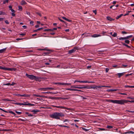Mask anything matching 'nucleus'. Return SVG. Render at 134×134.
Listing matches in <instances>:
<instances>
[{
    "instance_id": "nucleus-25",
    "label": "nucleus",
    "mask_w": 134,
    "mask_h": 134,
    "mask_svg": "<svg viewBox=\"0 0 134 134\" xmlns=\"http://www.w3.org/2000/svg\"><path fill=\"white\" fill-rule=\"evenodd\" d=\"M60 108L62 109H66L68 110H70V109L69 108L65 107L64 106H60Z\"/></svg>"
},
{
    "instance_id": "nucleus-38",
    "label": "nucleus",
    "mask_w": 134,
    "mask_h": 134,
    "mask_svg": "<svg viewBox=\"0 0 134 134\" xmlns=\"http://www.w3.org/2000/svg\"><path fill=\"white\" fill-rule=\"evenodd\" d=\"M5 14V13L3 12L2 11H0V15H4Z\"/></svg>"
},
{
    "instance_id": "nucleus-60",
    "label": "nucleus",
    "mask_w": 134,
    "mask_h": 134,
    "mask_svg": "<svg viewBox=\"0 0 134 134\" xmlns=\"http://www.w3.org/2000/svg\"><path fill=\"white\" fill-rule=\"evenodd\" d=\"M121 33L122 34H127V32H126L125 31H122L121 32Z\"/></svg>"
},
{
    "instance_id": "nucleus-1",
    "label": "nucleus",
    "mask_w": 134,
    "mask_h": 134,
    "mask_svg": "<svg viewBox=\"0 0 134 134\" xmlns=\"http://www.w3.org/2000/svg\"><path fill=\"white\" fill-rule=\"evenodd\" d=\"M64 116V114L62 113L55 112L50 116V117L53 119H59L60 117H63Z\"/></svg>"
},
{
    "instance_id": "nucleus-26",
    "label": "nucleus",
    "mask_w": 134,
    "mask_h": 134,
    "mask_svg": "<svg viewBox=\"0 0 134 134\" xmlns=\"http://www.w3.org/2000/svg\"><path fill=\"white\" fill-rule=\"evenodd\" d=\"M122 44V45L124 46H126L128 48H131L129 46L127 45L125 43H124L123 42L121 43Z\"/></svg>"
},
{
    "instance_id": "nucleus-35",
    "label": "nucleus",
    "mask_w": 134,
    "mask_h": 134,
    "mask_svg": "<svg viewBox=\"0 0 134 134\" xmlns=\"http://www.w3.org/2000/svg\"><path fill=\"white\" fill-rule=\"evenodd\" d=\"M50 52H44L43 53V54H44L43 55L44 56L46 55H48V54Z\"/></svg>"
},
{
    "instance_id": "nucleus-64",
    "label": "nucleus",
    "mask_w": 134,
    "mask_h": 134,
    "mask_svg": "<svg viewBox=\"0 0 134 134\" xmlns=\"http://www.w3.org/2000/svg\"><path fill=\"white\" fill-rule=\"evenodd\" d=\"M11 14L12 16H15V14L14 13H12Z\"/></svg>"
},
{
    "instance_id": "nucleus-15",
    "label": "nucleus",
    "mask_w": 134,
    "mask_h": 134,
    "mask_svg": "<svg viewBox=\"0 0 134 134\" xmlns=\"http://www.w3.org/2000/svg\"><path fill=\"white\" fill-rule=\"evenodd\" d=\"M101 35H100L97 34H94L93 35H92L91 37H98L100 36Z\"/></svg>"
},
{
    "instance_id": "nucleus-55",
    "label": "nucleus",
    "mask_w": 134,
    "mask_h": 134,
    "mask_svg": "<svg viewBox=\"0 0 134 134\" xmlns=\"http://www.w3.org/2000/svg\"><path fill=\"white\" fill-rule=\"evenodd\" d=\"M18 120L19 121V120H21V121H25V120L24 119H21L20 118V119H18Z\"/></svg>"
},
{
    "instance_id": "nucleus-31",
    "label": "nucleus",
    "mask_w": 134,
    "mask_h": 134,
    "mask_svg": "<svg viewBox=\"0 0 134 134\" xmlns=\"http://www.w3.org/2000/svg\"><path fill=\"white\" fill-rule=\"evenodd\" d=\"M9 1V0H5L3 1V3L5 4L6 3H8Z\"/></svg>"
},
{
    "instance_id": "nucleus-33",
    "label": "nucleus",
    "mask_w": 134,
    "mask_h": 134,
    "mask_svg": "<svg viewBox=\"0 0 134 134\" xmlns=\"http://www.w3.org/2000/svg\"><path fill=\"white\" fill-rule=\"evenodd\" d=\"M32 96H36V97H40L41 96H40L39 95H37V94H33Z\"/></svg>"
},
{
    "instance_id": "nucleus-28",
    "label": "nucleus",
    "mask_w": 134,
    "mask_h": 134,
    "mask_svg": "<svg viewBox=\"0 0 134 134\" xmlns=\"http://www.w3.org/2000/svg\"><path fill=\"white\" fill-rule=\"evenodd\" d=\"M123 14H120V15L119 16H118L116 17V19H118L120 17H121L123 15Z\"/></svg>"
},
{
    "instance_id": "nucleus-11",
    "label": "nucleus",
    "mask_w": 134,
    "mask_h": 134,
    "mask_svg": "<svg viewBox=\"0 0 134 134\" xmlns=\"http://www.w3.org/2000/svg\"><path fill=\"white\" fill-rule=\"evenodd\" d=\"M14 104L17 105H18L20 106L21 105H25V103L24 102V103H15Z\"/></svg>"
},
{
    "instance_id": "nucleus-5",
    "label": "nucleus",
    "mask_w": 134,
    "mask_h": 134,
    "mask_svg": "<svg viewBox=\"0 0 134 134\" xmlns=\"http://www.w3.org/2000/svg\"><path fill=\"white\" fill-rule=\"evenodd\" d=\"M133 36L132 35H130L129 36H128L127 37H121L119 38L118 39L119 40H126L129 39V38H131Z\"/></svg>"
},
{
    "instance_id": "nucleus-50",
    "label": "nucleus",
    "mask_w": 134,
    "mask_h": 134,
    "mask_svg": "<svg viewBox=\"0 0 134 134\" xmlns=\"http://www.w3.org/2000/svg\"><path fill=\"white\" fill-rule=\"evenodd\" d=\"M64 83L58 82V85H63Z\"/></svg>"
},
{
    "instance_id": "nucleus-10",
    "label": "nucleus",
    "mask_w": 134,
    "mask_h": 134,
    "mask_svg": "<svg viewBox=\"0 0 134 134\" xmlns=\"http://www.w3.org/2000/svg\"><path fill=\"white\" fill-rule=\"evenodd\" d=\"M36 81H41V78L40 77L36 76V77H35L34 79Z\"/></svg>"
},
{
    "instance_id": "nucleus-45",
    "label": "nucleus",
    "mask_w": 134,
    "mask_h": 134,
    "mask_svg": "<svg viewBox=\"0 0 134 134\" xmlns=\"http://www.w3.org/2000/svg\"><path fill=\"white\" fill-rule=\"evenodd\" d=\"M15 112L17 113L18 114H22V113L21 112H18V111H15Z\"/></svg>"
},
{
    "instance_id": "nucleus-49",
    "label": "nucleus",
    "mask_w": 134,
    "mask_h": 134,
    "mask_svg": "<svg viewBox=\"0 0 134 134\" xmlns=\"http://www.w3.org/2000/svg\"><path fill=\"white\" fill-rule=\"evenodd\" d=\"M26 13L27 15H30V13L28 11H26Z\"/></svg>"
},
{
    "instance_id": "nucleus-42",
    "label": "nucleus",
    "mask_w": 134,
    "mask_h": 134,
    "mask_svg": "<svg viewBox=\"0 0 134 134\" xmlns=\"http://www.w3.org/2000/svg\"><path fill=\"white\" fill-rule=\"evenodd\" d=\"M107 127L108 129H111L113 128V127L110 126H108Z\"/></svg>"
},
{
    "instance_id": "nucleus-16",
    "label": "nucleus",
    "mask_w": 134,
    "mask_h": 134,
    "mask_svg": "<svg viewBox=\"0 0 134 134\" xmlns=\"http://www.w3.org/2000/svg\"><path fill=\"white\" fill-rule=\"evenodd\" d=\"M54 93L53 92H42V93H43V94H46V93H50V94H56V93Z\"/></svg>"
},
{
    "instance_id": "nucleus-41",
    "label": "nucleus",
    "mask_w": 134,
    "mask_h": 134,
    "mask_svg": "<svg viewBox=\"0 0 134 134\" xmlns=\"http://www.w3.org/2000/svg\"><path fill=\"white\" fill-rule=\"evenodd\" d=\"M59 98V99H68L69 98H62V97H59V98Z\"/></svg>"
},
{
    "instance_id": "nucleus-30",
    "label": "nucleus",
    "mask_w": 134,
    "mask_h": 134,
    "mask_svg": "<svg viewBox=\"0 0 134 134\" xmlns=\"http://www.w3.org/2000/svg\"><path fill=\"white\" fill-rule=\"evenodd\" d=\"M117 33H115V32H114V34H113L112 36L113 37H116L117 36Z\"/></svg>"
},
{
    "instance_id": "nucleus-22",
    "label": "nucleus",
    "mask_w": 134,
    "mask_h": 134,
    "mask_svg": "<svg viewBox=\"0 0 134 134\" xmlns=\"http://www.w3.org/2000/svg\"><path fill=\"white\" fill-rule=\"evenodd\" d=\"M92 35L90 33H87L85 35V37H91Z\"/></svg>"
},
{
    "instance_id": "nucleus-6",
    "label": "nucleus",
    "mask_w": 134,
    "mask_h": 134,
    "mask_svg": "<svg viewBox=\"0 0 134 134\" xmlns=\"http://www.w3.org/2000/svg\"><path fill=\"white\" fill-rule=\"evenodd\" d=\"M4 70H8L9 71H15L16 70V69L15 68H7L5 67H4Z\"/></svg>"
},
{
    "instance_id": "nucleus-32",
    "label": "nucleus",
    "mask_w": 134,
    "mask_h": 134,
    "mask_svg": "<svg viewBox=\"0 0 134 134\" xmlns=\"http://www.w3.org/2000/svg\"><path fill=\"white\" fill-rule=\"evenodd\" d=\"M71 84V83H64L63 85H69Z\"/></svg>"
},
{
    "instance_id": "nucleus-2",
    "label": "nucleus",
    "mask_w": 134,
    "mask_h": 134,
    "mask_svg": "<svg viewBox=\"0 0 134 134\" xmlns=\"http://www.w3.org/2000/svg\"><path fill=\"white\" fill-rule=\"evenodd\" d=\"M115 103L119 104H124L125 103H127V100H115Z\"/></svg>"
},
{
    "instance_id": "nucleus-56",
    "label": "nucleus",
    "mask_w": 134,
    "mask_h": 134,
    "mask_svg": "<svg viewBox=\"0 0 134 134\" xmlns=\"http://www.w3.org/2000/svg\"><path fill=\"white\" fill-rule=\"evenodd\" d=\"M109 70V69L108 68H106L105 69V71L106 72H108Z\"/></svg>"
},
{
    "instance_id": "nucleus-8",
    "label": "nucleus",
    "mask_w": 134,
    "mask_h": 134,
    "mask_svg": "<svg viewBox=\"0 0 134 134\" xmlns=\"http://www.w3.org/2000/svg\"><path fill=\"white\" fill-rule=\"evenodd\" d=\"M17 96L20 97H29L30 95L29 94H18L16 95Z\"/></svg>"
},
{
    "instance_id": "nucleus-13",
    "label": "nucleus",
    "mask_w": 134,
    "mask_h": 134,
    "mask_svg": "<svg viewBox=\"0 0 134 134\" xmlns=\"http://www.w3.org/2000/svg\"><path fill=\"white\" fill-rule=\"evenodd\" d=\"M40 111L39 110H33L31 111V112H33L34 114H35L37 113V112H39Z\"/></svg>"
},
{
    "instance_id": "nucleus-19",
    "label": "nucleus",
    "mask_w": 134,
    "mask_h": 134,
    "mask_svg": "<svg viewBox=\"0 0 134 134\" xmlns=\"http://www.w3.org/2000/svg\"><path fill=\"white\" fill-rule=\"evenodd\" d=\"M62 18L66 20V21H68V22H71L72 21L71 20H70L69 19H68L66 18L65 17H64V16H63V17H62Z\"/></svg>"
},
{
    "instance_id": "nucleus-48",
    "label": "nucleus",
    "mask_w": 134,
    "mask_h": 134,
    "mask_svg": "<svg viewBox=\"0 0 134 134\" xmlns=\"http://www.w3.org/2000/svg\"><path fill=\"white\" fill-rule=\"evenodd\" d=\"M58 19L61 22H63L64 23H65V22L63 20L60 19L59 18H58Z\"/></svg>"
},
{
    "instance_id": "nucleus-3",
    "label": "nucleus",
    "mask_w": 134,
    "mask_h": 134,
    "mask_svg": "<svg viewBox=\"0 0 134 134\" xmlns=\"http://www.w3.org/2000/svg\"><path fill=\"white\" fill-rule=\"evenodd\" d=\"M79 49L80 48L79 47H75L73 49L69 50L68 52V53L70 54L72 53L75 52L76 50H79Z\"/></svg>"
},
{
    "instance_id": "nucleus-18",
    "label": "nucleus",
    "mask_w": 134,
    "mask_h": 134,
    "mask_svg": "<svg viewBox=\"0 0 134 134\" xmlns=\"http://www.w3.org/2000/svg\"><path fill=\"white\" fill-rule=\"evenodd\" d=\"M107 18L108 20L110 21H112L114 20V19L111 18L109 16H107Z\"/></svg>"
},
{
    "instance_id": "nucleus-17",
    "label": "nucleus",
    "mask_w": 134,
    "mask_h": 134,
    "mask_svg": "<svg viewBox=\"0 0 134 134\" xmlns=\"http://www.w3.org/2000/svg\"><path fill=\"white\" fill-rule=\"evenodd\" d=\"M6 49L7 48H5L0 50V53H2L6 51Z\"/></svg>"
},
{
    "instance_id": "nucleus-4",
    "label": "nucleus",
    "mask_w": 134,
    "mask_h": 134,
    "mask_svg": "<svg viewBox=\"0 0 134 134\" xmlns=\"http://www.w3.org/2000/svg\"><path fill=\"white\" fill-rule=\"evenodd\" d=\"M26 76L29 78L31 80H34L35 79V77H36V76L32 75H29L27 74H26Z\"/></svg>"
},
{
    "instance_id": "nucleus-27",
    "label": "nucleus",
    "mask_w": 134,
    "mask_h": 134,
    "mask_svg": "<svg viewBox=\"0 0 134 134\" xmlns=\"http://www.w3.org/2000/svg\"><path fill=\"white\" fill-rule=\"evenodd\" d=\"M107 101L110 102L114 103H115L114 102H115V100L108 99L107 100Z\"/></svg>"
},
{
    "instance_id": "nucleus-40",
    "label": "nucleus",
    "mask_w": 134,
    "mask_h": 134,
    "mask_svg": "<svg viewBox=\"0 0 134 134\" xmlns=\"http://www.w3.org/2000/svg\"><path fill=\"white\" fill-rule=\"evenodd\" d=\"M134 133V132H133L132 131H127V132H125L124 133L126 134V133Z\"/></svg>"
},
{
    "instance_id": "nucleus-29",
    "label": "nucleus",
    "mask_w": 134,
    "mask_h": 134,
    "mask_svg": "<svg viewBox=\"0 0 134 134\" xmlns=\"http://www.w3.org/2000/svg\"><path fill=\"white\" fill-rule=\"evenodd\" d=\"M75 89H72V88H66V90H70V91H75Z\"/></svg>"
},
{
    "instance_id": "nucleus-37",
    "label": "nucleus",
    "mask_w": 134,
    "mask_h": 134,
    "mask_svg": "<svg viewBox=\"0 0 134 134\" xmlns=\"http://www.w3.org/2000/svg\"><path fill=\"white\" fill-rule=\"evenodd\" d=\"M3 100L4 101H12V100H10L8 99H3Z\"/></svg>"
},
{
    "instance_id": "nucleus-63",
    "label": "nucleus",
    "mask_w": 134,
    "mask_h": 134,
    "mask_svg": "<svg viewBox=\"0 0 134 134\" xmlns=\"http://www.w3.org/2000/svg\"><path fill=\"white\" fill-rule=\"evenodd\" d=\"M99 129L101 130H102V131H104V130H105V129H103V128H100Z\"/></svg>"
},
{
    "instance_id": "nucleus-12",
    "label": "nucleus",
    "mask_w": 134,
    "mask_h": 134,
    "mask_svg": "<svg viewBox=\"0 0 134 134\" xmlns=\"http://www.w3.org/2000/svg\"><path fill=\"white\" fill-rule=\"evenodd\" d=\"M125 73V72H122L121 73H118L117 74V75L118 76V77L120 78L121 76H122Z\"/></svg>"
},
{
    "instance_id": "nucleus-7",
    "label": "nucleus",
    "mask_w": 134,
    "mask_h": 134,
    "mask_svg": "<svg viewBox=\"0 0 134 134\" xmlns=\"http://www.w3.org/2000/svg\"><path fill=\"white\" fill-rule=\"evenodd\" d=\"M79 89H81L82 88H86V89H90V88H96V87H93L92 86H90V87H88L87 86H84L82 87H79Z\"/></svg>"
},
{
    "instance_id": "nucleus-52",
    "label": "nucleus",
    "mask_w": 134,
    "mask_h": 134,
    "mask_svg": "<svg viewBox=\"0 0 134 134\" xmlns=\"http://www.w3.org/2000/svg\"><path fill=\"white\" fill-rule=\"evenodd\" d=\"M102 86H96L95 87H96V88H101V87H102Z\"/></svg>"
},
{
    "instance_id": "nucleus-58",
    "label": "nucleus",
    "mask_w": 134,
    "mask_h": 134,
    "mask_svg": "<svg viewBox=\"0 0 134 134\" xmlns=\"http://www.w3.org/2000/svg\"><path fill=\"white\" fill-rule=\"evenodd\" d=\"M127 111L129 112H130V113H134V111H131V110H127Z\"/></svg>"
},
{
    "instance_id": "nucleus-57",
    "label": "nucleus",
    "mask_w": 134,
    "mask_h": 134,
    "mask_svg": "<svg viewBox=\"0 0 134 134\" xmlns=\"http://www.w3.org/2000/svg\"><path fill=\"white\" fill-rule=\"evenodd\" d=\"M86 81L87 82H86V83H94V82L93 81Z\"/></svg>"
},
{
    "instance_id": "nucleus-39",
    "label": "nucleus",
    "mask_w": 134,
    "mask_h": 134,
    "mask_svg": "<svg viewBox=\"0 0 134 134\" xmlns=\"http://www.w3.org/2000/svg\"><path fill=\"white\" fill-rule=\"evenodd\" d=\"M0 110L2 111H3L5 112V113H8V112L7 111H6V110H5L0 108Z\"/></svg>"
},
{
    "instance_id": "nucleus-34",
    "label": "nucleus",
    "mask_w": 134,
    "mask_h": 134,
    "mask_svg": "<svg viewBox=\"0 0 134 134\" xmlns=\"http://www.w3.org/2000/svg\"><path fill=\"white\" fill-rule=\"evenodd\" d=\"M125 43H126L127 44H129L130 42V41L128 40H125Z\"/></svg>"
},
{
    "instance_id": "nucleus-47",
    "label": "nucleus",
    "mask_w": 134,
    "mask_h": 134,
    "mask_svg": "<svg viewBox=\"0 0 134 134\" xmlns=\"http://www.w3.org/2000/svg\"><path fill=\"white\" fill-rule=\"evenodd\" d=\"M82 129L84 131H88V129H85V128H82Z\"/></svg>"
},
{
    "instance_id": "nucleus-61",
    "label": "nucleus",
    "mask_w": 134,
    "mask_h": 134,
    "mask_svg": "<svg viewBox=\"0 0 134 134\" xmlns=\"http://www.w3.org/2000/svg\"><path fill=\"white\" fill-rule=\"evenodd\" d=\"M54 107L56 108H60V106H53Z\"/></svg>"
},
{
    "instance_id": "nucleus-62",
    "label": "nucleus",
    "mask_w": 134,
    "mask_h": 134,
    "mask_svg": "<svg viewBox=\"0 0 134 134\" xmlns=\"http://www.w3.org/2000/svg\"><path fill=\"white\" fill-rule=\"evenodd\" d=\"M23 39L22 38H17L16 39V40L17 41H19L20 40H21Z\"/></svg>"
},
{
    "instance_id": "nucleus-54",
    "label": "nucleus",
    "mask_w": 134,
    "mask_h": 134,
    "mask_svg": "<svg viewBox=\"0 0 134 134\" xmlns=\"http://www.w3.org/2000/svg\"><path fill=\"white\" fill-rule=\"evenodd\" d=\"M5 23L7 24H9V23L8 22V21L7 20H5Z\"/></svg>"
},
{
    "instance_id": "nucleus-44",
    "label": "nucleus",
    "mask_w": 134,
    "mask_h": 134,
    "mask_svg": "<svg viewBox=\"0 0 134 134\" xmlns=\"http://www.w3.org/2000/svg\"><path fill=\"white\" fill-rule=\"evenodd\" d=\"M127 65H122V66L121 67V68H126L127 67Z\"/></svg>"
},
{
    "instance_id": "nucleus-21",
    "label": "nucleus",
    "mask_w": 134,
    "mask_h": 134,
    "mask_svg": "<svg viewBox=\"0 0 134 134\" xmlns=\"http://www.w3.org/2000/svg\"><path fill=\"white\" fill-rule=\"evenodd\" d=\"M26 4V2L24 0H22L21 3V4L22 5H25Z\"/></svg>"
},
{
    "instance_id": "nucleus-43",
    "label": "nucleus",
    "mask_w": 134,
    "mask_h": 134,
    "mask_svg": "<svg viewBox=\"0 0 134 134\" xmlns=\"http://www.w3.org/2000/svg\"><path fill=\"white\" fill-rule=\"evenodd\" d=\"M19 9V10H22V6H18Z\"/></svg>"
},
{
    "instance_id": "nucleus-53",
    "label": "nucleus",
    "mask_w": 134,
    "mask_h": 134,
    "mask_svg": "<svg viewBox=\"0 0 134 134\" xmlns=\"http://www.w3.org/2000/svg\"><path fill=\"white\" fill-rule=\"evenodd\" d=\"M93 12L95 15L97 14V11L96 10H93Z\"/></svg>"
},
{
    "instance_id": "nucleus-14",
    "label": "nucleus",
    "mask_w": 134,
    "mask_h": 134,
    "mask_svg": "<svg viewBox=\"0 0 134 134\" xmlns=\"http://www.w3.org/2000/svg\"><path fill=\"white\" fill-rule=\"evenodd\" d=\"M76 82H78L81 83H85L86 82H87L86 81H78L77 80H75V81L74 83H75Z\"/></svg>"
},
{
    "instance_id": "nucleus-59",
    "label": "nucleus",
    "mask_w": 134,
    "mask_h": 134,
    "mask_svg": "<svg viewBox=\"0 0 134 134\" xmlns=\"http://www.w3.org/2000/svg\"><path fill=\"white\" fill-rule=\"evenodd\" d=\"M10 10H11L13 13H15V11L13 9H10Z\"/></svg>"
},
{
    "instance_id": "nucleus-20",
    "label": "nucleus",
    "mask_w": 134,
    "mask_h": 134,
    "mask_svg": "<svg viewBox=\"0 0 134 134\" xmlns=\"http://www.w3.org/2000/svg\"><path fill=\"white\" fill-rule=\"evenodd\" d=\"M44 51H47L49 52H52L53 51L50 49L48 48L47 47L45 48H44Z\"/></svg>"
},
{
    "instance_id": "nucleus-51",
    "label": "nucleus",
    "mask_w": 134,
    "mask_h": 134,
    "mask_svg": "<svg viewBox=\"0 0 134 134\" xmlns=\"http://www.w3.org/2000/svg\"><path fill=\"white\" fill-rule=\"evenodd\" d=\"M36 14L40 16H41L42 15L41 13L39 12L36 13Z\"/></svg>"
},
{
    "instance_id": "nucleus-24",
    "label": "nucleus",
    "mask_w": 134,
    "mask_h": 134,
    "mask_svg": "<svg viewBox=\"0 0 134 134\" xmlns=\"http://www.w3.org/2000/svg\"><path fill=\"white\" fill-rule=\"evenodd\" d=\"M26 102H25V105H30L31 106H33L34 105V104H30V103H26Z\"/></svg>"
},
{
    "instance_id": "nucleus-36",
    "label": "nucleus",
    "mask_w": 134,
    "mask_h": 134,
    "mask_svg": "<svg viewBox=\"0 0 134 134\" xmlns=\"http://www.w3.org/2000/svg\"><path fill=\"white\" fill-rule=\"evenodd\" d=\"M71 88H77L78 89H79V87H78V86H72L71 87Z\"/></svg>"
},
{
    "instance_id": "nucleus-46",
    "label": "nucleus",
    "mask_w": 134,
    "mask_h": 134,
    "mask_svg": "<svg viewBox=\"0 0 134 134\" xmlns=\"http://www.w3.org/2000/svg\"><path fill=\"white\" fill-rule=\"evenodd\" d=\"M4 85L10 86V83H8L5 84H3Z\"/></svg>"
},
{
    "instance_id": "nucleus-23",
    "label": "nucleus",
    "mask_w": 134,
    "mask_h": 134,
    "mask_svg": "<svg viewBox=\"0 0 134 134\" xmlns=\"http://www.w3.org/2000/svg\"><path fill=\"white\" fill-rule=\"evenodd\" d=\"M125 88L129 87L130 88H134V86L125 85Z\"/></svg>"
},
{
    "instance_id": "nucleus-9",
    "label": "nucleus",
    "mask_w": 134,
    "mask_h": 134,
    "mask_svg": "<svg viewBox=\"0 0 134 134\" xmlns=\"http://www.w3.org/2000/svg\"><path fill=\"white\" fill-rule=\"evenodd\" d=\"M54 90L53 88L52 87H46V88H40V90Z\"/></svg>"
}]
</instances>
